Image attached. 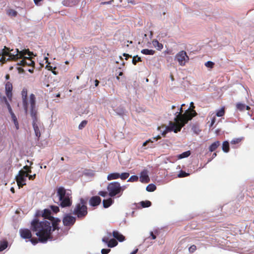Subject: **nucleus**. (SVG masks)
I'll list each match as a JSON object with an SVG mask.
<instances>
[{
  "mask_svg": "<svg viewBox=\"0 0 254 254\" xmlns=\"http://www.w3.org/2000/svg\"><path fill=\"white\" fill-rule=\"evenodd\" d=\"M31 229L36 232V235L41 243H46L48 240H51L52 226L50 221L45 220L39 222V220L35 218L31 222Z\"/></svg>",
  "mask_w": 254,
  "mask_h": 254,
  "instance_id": "f257e3e1",
  "label": "nucleus"
},
{
  "mask_svg": "<svg viewBox=\"0 0 254 254\" xmlns=\"http://www.w3.org/2000/svg\"><path fill=\"white\" fill-rule=\"evenodd\" d=\"M35 99V95L31 94L30 95V114L33 120L32 126L35 135L39 139L41 136V132L38 126L39 122L37 118V110L36 108Z\"/></svg>",
  "mask_w": 254,
  "mask_h": 254,
  "instance_id": "f03ea898",
  "label": "nucleus"
},
{
  "mask_svg": "<svg viewBox=\"0 0 254 254\" xmlns=\"http://www.w3.org/2000/svg\"><path fill=\"white\" fill-rule=\"evenodd\" d=\"M60 201V205L62 207H69L71 205L72 196L71 194L67 192L63 187L58 188L57 192Z\"/></svg>",
  "mask_w": 254,
  "mask_h": 254,
  "instance_id": "7ed1b4c3",
  "label": "nucleus"
},
{
  "mask_svg": "<svg viewBox=\"0 0 254 254\" xmlns=\"http://www.w3.org/2000/svg\"><path fill=\"white\" fill-rule=\"evenodd\" d=\"M87 199L81 198L79 202L75 205L73 209L72 214L76 215L79 219L84 218L87 215Z\"/></svg>",
  "mask_w": 254,
  "mask_h": 254,
  "instance_id": "20e7f679",
  "label": "nucleus"
},
{
  "mask_svg": "<svg viewBox=\"0 0 254 254\" xmlns=\"http://www.w3.org/2000/svg\"><path fill=\"white\" fill-rule=\"evenodd\" d=\"M108 195L111 197H119L122 195L121 185L118 182H113L108 184L107 187Z\"/></svg>",
  "mask_w": 254,
  "mask_h": 254,
  "instance_id": "39448f33",
  "label": "nucleus"
},
{
  "mask_svg": "<svg viewBox=\"0 0 254 254\" xmlns=\"http://www.w3.org/2000/svg\"><path fill=\"white\" fill-rule=\"evenodd\" d=\"M183 108L180 107L179 108V112H177L175 115L176 116L175 118L177 119L187 120L189 121L191 120L193 117H195L197 115V113L193 109H188L183 114Z\"/></svg>",
  "mask_w": 254,
  "mask_h": 254,
  "instance_id": "423d86ee",
  "label": "nucleus"
},
{
  "mask_svg": "<svg viewBox=\"0 0 254 254\" xmlns=\"http://www.w3.org/2000/svg\"><path fill=\"white\" fill-rule=\"evenodd\" d=\"M174 120L175 123H170L169 129L170 130L174 131L175 133L180 131L182 128L188 123L187 120L185 121L175 118Z\"/></svg>",
  "mask_w": 254,
  "mask_h": 254,
  "instance_id": "0eeeda50",
  "label": "nucleus"
},
{
  "mask_svg": "<svg viewBox=\"0 0 254 254\" xmlns=\"http://www.w3.org/2000/svg\"><path fill=\"white\" fill-rule=\"evenodd\" d=\"M33 55V54L32 53V54L29 56L27 54H26L23 56L18 58V59H22V60L19 62V63H17V64L23 66L27 65L29 66L34 67L35 63L32 60V58L31 57Z\"/></svg>",
  "mask_w": 254,
  "mask_h": 254,
  "instance_id": "6e6552de",
  "label": "nucleus"
},
{
  "mask_svg": "<svg viewBox=\"0 0 254 254\" xmlns=\"http://www.w3.org/2000/svg\"><path fill=\"white\" fill-rule=\"evenodd\" d=\"M175 60L178 62L180 65L184 66L186 63L189 62L190 59L185 51H181L177 54Z\"/></svg>",
  "mask_w": 254,
  "mask_h": 254,
  "instance_id": "1a4fd4ad",
  "label": "nucleus"
},
{
  "mask_svg": "<svg viewBox=\"0 0 254 254\" xmlns=\"http://www.w3.org/2000/svg\"><path fill=\"white\" fill-rule=\"evenodd\" d=\"M28 176V173L23 170L19 171L18 175L16 177V181L19 188H22L23 186L26 185V177Z\"/></svg>",
  "mask_w": 254,
  "mask_h": 254,
  "instance_id": "9d476101",
  "label": "nucleus"
},
{
  "mask_svg": "<svg viewBox=\"0 0 254 254\" xmlns=\"http://www.w3.org/2000/svg\"><path fill=\"white\" fill-rule=\"evenodd\" d=\"M76 221V218L70 214L65 215L63 219V223L64 226L70 227L73 226Z\"/></svg>",
  "mask_w": 254,
  "mask_h": 254,
  "instance_id": "9b49d317",
  "label": "nucleus"
},
{
  "mask_svg": "<svg viewBox=\"0 0 254 254\" xmlns=\"http://www.w3.org/2000/svg\"><path fill=\"white\" fill-rule=\"evenodd\" d=\"M21 95L22 98V103L24 109L26 112L28 110V102H27V90L26 88H23L21 92Z\"/></svg>",
  "mask_w": 254,
  "mask_h": 254,
  "instance_id": "f8f14e48",
  "label": "nucleus"
},
{
  "mask_svg": "<svg viewBox=\"0 0 254 254\" xmlns=\"http://www.w3.org/2000/svg\"><path fill=\"white\" fill-rule=\"evenodd\" d=\"M41 215L45 219H48L49 221L52 219H54V217L51 215V211L49 209H45L43 212H37L36 214L37 216Z\"/></svg>",
  "mask_w": 254,
  "mask_h": 254,
  "instance_id": "ddd939ff",
  "label": "nucleus"
},
{
  "mask_svg": "<svg viewBox=\"0 0 254 254\" xmlns=\"http://www.w3.org/2000/svg\"><path fill=\"white\" fill-rule=\"evenodd\" d=\"M5 92L6 95L9 100H11L12 96V84L8 81L5 84Z\"/></svg>",
  "mask_w": 254,
  "mask_h": 254,
  "instance_id": "4468645a",
  "label": "nucleus"
},
{
  "mask_svg": "<svg viewBox=\"0 0 254 254\" xmlns=\"http://www.w3.org/2000/svg\"><path fill=\"white\" fill-rule=\"evenodd\" d=\"M101 202V198L99 196H94L89 199V204L92 206H97Z\"/></svg>",
  "mask_w": 254,
  "mask_h": 254,
  "instance_id": "2eb2a0df",
  "label": "nucleus"
},
{
  "mask_svg": "<svg viewBox=\"0 0 254 254\" xmlns=\"http://www.w3.org/2000/svg\"><path fill=\"white\" fill-rule=\"evenodd\" d=\"M19 232L21 237L24 239H30L32 237L31 232L29 229H20Z\"/></svg>",
  "mask_w": 254,
  "mask_h": 254,
  "instance_id": "dca6fc26",
  "label": "nucleus"
},
{
  "mask_svg": "<svg viewBox=\"0 0 254 254\" xmlns=\"http://www.w3.org/2000/svg\"><path fill=\"white\" fill-rule=\"evenodd\" d=\"M140 181L143 183H148L150 181L147 170H144L141 172Z\"/></svg>",
  "mask_w": 254,
  "mask_h": 254,
  "instance_id": "f3484780",
  "label": "nucleus"
},
{
  "mask_svg": "<svg viewBox=\"0 0 254 254\" xmlns=\"http://www.w3.org/2000/svg\"><path fill=\"white\" fill-rule=\"evenodd\" d=\"M50 222L51 223V225L53 228V231H55L56 230H59V225L61 222V220L59 218H55L54 217V219H52L50 220Z\"/></svg>",
  "mask_w": 254,
  "mask_h": 254,
  "instance_id": "a211bd4d",
  "label": "nucleus"
},
{
  "mask_svg": "<svg viewBox=\"0 0 254 254\" xmlns=\"http://www.w3.org/2000/svg\"><path fill=\"white\" fill-rule=\"evenodd\" d=\"M113 236L120 242H123L125 239V237L117 231H114L113 232Z\"/></svg>",
  "mask_w": 254,
  "mask_h": 254,
  "instance_id": "6ab92c4d",
  "label": "nucleus"
},
{
  "mask_svg": "<svg viewBox=\"0 0 254 254\" xmlns=\"http://www.w3.org/2000/svg\"><path fill=\"white\" fill-rule=\"evenodd\" d=\"M120 174L119 173H113L109 174L107 177L108 181L116 180L120 178Z\"/></svg>",
  "mask_w": 254,
  "mask_h": 254,
  "instance_id": "aec40b11",
  "label": "nucleus"
},
{
  "mask_svg": "<svg viewBox=\"0 0 254 254\" xmlns=\"http://www.w3.org/2000/svg\"><path fill=\"white\" fill-rule=\"evenodd\" d=\"M237 109L240 111H243L244 110H249L250 109V107L246 105L245 104H242L241 103H238L236 105Z\"/></svg>",
  "mask_w": 254,
  "mask_h": 254,
  "instance_id": "412c9836",
  "label": "nucleus"
},
{
  "mask_svg": "<svg viewBox=\"0 0 254 254\" xmlns=\"http://www.w3.org/2000/svg\"><path fill=\"white\" fill-rule=\"evenodd\" d=\"M220 145L219 141H216L212 143L209 147V150L210 152L214 151Z\"/></svg>",
  "mask_w": 254,
  "mask_h": 254,
  "instance_id": "4be33fe9",
  "label": "nucleus"
},
{
  "mask_svg": "<svg viewBox=\"0 0 254 254\" xmlns=\"http://www.w3.org/2000/svg\"><path fill=\"white\" fill-rule=\"evenodd\" d=\"M114 203V200L111 198L103 200V206L104 208H108Z\"/></svg>",
  "mask_w": 254,
  "mask_h": 254,
  "instance_id": "5701e85b",
  "label": "nucleus"
},
{
  "mask_svg": "<svg viewBox=\"0 0 254 254\" xmlns=\"http://www.w3.org/2000/svg\"><path fill=\"white\" fill-rule=\"evenodd\" d=\"M222 150L225 152L228 153L230 150L229 143L228 141H225L223 142L222 145Z\"/></svg>",
  "mask_w": 254,
  "mask_h": 254,
  "instance_id": "b1692460",
  "label": "nucleus"
},
{
  "mask_svg": "<svg viewBox=\"0 0 254 254\" xmlns=\"http://www.w3.org/2000/svg\"><path fill=\"white\" fill-rule=\"evenodd\" d=\"M152 44L158 50H161L163 48V45L160 43L157 40H153L152 41Z\"/></svg>",
  "mask_w": 254,
  "mask_h": 254,
  "instance_id": "393cba45",
  "label": "nucleus"
},
{
  "mask_svg": "<svg viewBox=\"0 0 254 254\" xmlns=\"http://www.w3.org/2000/svg\"><path fill=\"white\" fill-rule=\"evenodd\" d=\"M161 138L160 135H158L156 137H153L152 139H149L145 141L142 145V146H145L149 143H153L154 141H157Z\"/></svg>",
  "mask_w": 254,
  "mask_h": 254,
  "instance_id": "a878e982",
  "label": "nucleus"
},
{
  "mask_svg": "<svg viewBox=\"0 0 254 254\" xmlns=\"http://www.w3.org/2000/svg\"><path fill=\"white\" fill-rule=\"evenodd\" d=\"M155 51L153 50H149V49H143L141 51V53L144 55H153L155 54Z\"/></svg>",
  "mask_w": 254,
  "mask_h": 254,
  "instance_id": "bb28decb",
  "label": "nucleus"
},
{
  "mask_svg": "<svg viewBox=\"0 0 254 254\" xmlns=\"http://www.w3.org/2000/svg\"><path fill=\"white\" fill-rule=\"evenodd\" d=\"M190 154H191V152L189 150L187 151H186V152H184L183 153H182L181 154H179L178 156V158L179 159H183V158H184L188 157H189L190 155Z\"/></svg>",
  "mask_w": 254,
  "mask_h": 254,
  "instance_id": "cd10ccee",
  "label": "nucleus"
},
{
  "mask_svg": "<svg viewBox=\"0 0 254 254\" xmlns=\"http://www.w3.org/2000/svg\"><path fill=\"white\" fill-rule=\"evenodd\" d=\"M117 241L114 239H112L110 240L109 241L108 243V246L110 248H113L115 246H116L118 245Z\"/></svg>",
  "mask_w": 254,
  "mask_h": 254,
  "instance_id": "c85d7f7f",
  "label": "nucleus"
},
{
  "mask_svg": "<svg viewBox=\"0 0 254 254\" xmlns=\"http://www.w3.org/2000/svg\"><path fill=\"white\" fill-rule=\"evenodd\" d=\"M12 118V120L16 127L17 129L18 128V123L17 120V118L13 112L10 114Z\"/></svg>",
  "mask_w": 254,
  "mask_h": 254,
  "instance_id": "c756f323",
  "label": "nucleus"
},
{
  "mask_svg": "<svg viewBox=\"0 0 254 254\" xmlns=\"http://www.w3.org/2000/svg\"><path fill=\"white\" fill-rule=\"evenodd\" d=\"M156 186L153 184H150L148 185L146 188V190L149 192L153 191L155 190H156Z\"/></svg>",
  "mask_w": 254,
  "mask_h": 254,
  "instance_id": "7c9ffc66",
  "label": "nucleus"
},
{
  "mask_svg": "<svg viewBox=\"0 0 254 254\" xmlns=\"http://www.w3.org/2000/svg\"><path fill=\"white\" fill-rule=\"evenodd\" d=\"M6 13L9 15L13 17H15L17 15V12L12 9H9L7 10Z\"/></svg>",
  "mask_w": 254,
  "mask_h": 254,
  "instance_id": "2f4dec72",
  "label": "nucleus"
},
{
  "mask_svg": "<svg viewBox=\"0 0 254 254\" xmlns=\"http://www.w3.org/2000/svg\"><path fill=\"white\" fill-rule=\"evenodd\" d=\"M140 204L142 207H148L151 206V202L149 200L142 201L140 202Z\"/></svg>",
  "mask_w": 254,
  "mask_h": 254,
  "instance_id": "473e14b6",
  "label": "nucleus"
},
{
  "mask_svg": "<svg viewBox=\"0 0 254 254\" xmlns=\"http://www.w3.org/2000/svg\"><path fill=\"white\" fill-rule=\"evenodd\" d=\"M243 139V138H236L233 139L231 141V144H236L240 143Z\"/></svg>",
  "mask_w": 254,
  "mask_h": 254,
  "instance_id": "72a5a7b5",
  "label": "nucleus"
},
{
  "mask_svg": "<svg viewBox=\"0 0 254 254\" xmlns=\"http://www.w3.org/2000/svg\"><path fill=\"white\" fill-rule=\"evenodd\" d=\"M129 176V174L127 172L122 173L120 174V178H121L123 180H126Z\"/></svg>",
  "mask_w": 254,
  "mask_h": 254,
  "instance_id": "f704fd0d",
  "label": "nucleus"
},
{
  "mask_svg": "<svg viewBox=\"0 0 254 254\" xmlns=\"http://www.w3.org/2000/svg\"><path fill=\"white\" fill-rule=\"evenodd\" d=\"M141 62V58L138 57L137 56H134L132 58V64L134 65H136L137 62Z\"/></svg>",
  "mask_w": 254,
  "mask_h": 254,
  "instance_id": "c9c22d12",
  "label": "nucleus"
},
{
  "mask_svg": "<svg viewBox=\"0 0 254 254\" xmlns=\"http://www.w3.org/2000/svg\"><path fill=\"white\" fill-rule=\"evenodd\" d=\"M189 175L190 174L189 173H187L186 172L182 170L180 172L179 174L178 175V177L179 178H183V177H187V176H189Z\"/></svg>",
  "mask_w": 254,
  "mask_h": 254,
  "instance_id": "e433bc0d",
  "label": "nucleus"
},
{
  "mask_svg": "<svg viewBox=\"0 0 254 254\" xmlns=\"http://www.w3.org/2000/svg\"><path fill=\"white\" fill-rule=\"evenodd\" d=\"M225 114V110L224 108H221L220 110L218 111L216 113V116L218 117H222Z\"/></svg>",
  "mask_w": 254,
  "mask_h": 254,
  "instance_id": "4c0bfd02",
  "label": "nucleus"
},
{
  "mask_svg": "<svg viewBox=\"0 0 254 254\" xmlns=\"http://www.w3.org/2000/svg\"><path fill=\"white\" fill-rule=\"evenodd\" d=\"M138 176H137L136 175H133V176H131L129 178V179L127 180V182H137L138 181Z\"/></svg>",
  "mask_w": 254,
  "mask_h": 254,
  "instance_id": "58836bf2",
  "label": "nucleus"
},
{
  "mask_svg": "<svg viewBox=\"0 0 254 254\" xmlns=\"http://www.w3.org/2000/svg\"><path fill=\"white\" fill-rule=\"evenodd\" d=\"M4 102H5V104L7 106V109L8 110V111H9V113L10 114V113H12L13 112L12 111V108L10 105V104H9V103L8 102L6 98L5 97H4Z\"/></svg>",
  "mask_w": 254,
  "mask_h": 254,
  "instance_id": "ea45409f",
  "label": "nucleus"
},
{
  "mask_svg": "<svg viewBox=\"0 0 254 254\" xmlns=\"http://www.w3.org/2000/svg\"><path fill=\"white\" fill-rule=\"evenodd\" d=\"M87 124V121H86V120L82 121L78 126L79 129H82L83 128H84L86 126Z\"/></svg>",
  "mask_w": 254,
  "mask_h": 254,
  "instance_id": "a19ab883",
  "label": "nucleus"
},
{
  "mask_svg": "<svg viewBox=\"0 0 254 254\" xmlns=\"http://www.w3.org/2000/svg\"><path fill=\"white\" fill-rule=\"evenodd\" d=\"M214 65V63L211 61H208L205 63V65L207 67L211 68H213Z\"/></svg>",
  "mask_w": 254,
  "mask_h": 254,
  "instance_id": "79ce46f5",
  "label": "nucleus"
},
{
  "mask_svg": "<svg viewBox=\"0 0 254 254\" xmlns=\"http://www.w3.org/2000/svg\"><path fill=\"white\" fill-rule=\"evenodd\" d=\"M196 250V247L194 245H191L189 248V251L190 253H193Z\"/></svg>",
  "mask_w": 254,
  "mask_h": 254,
  "instance_id": "37998d69",
  "label": "nucleus"
},
{
  "mask_svg": "<svg viewBox=\"0 0 254 254\" xmlns=\"http://www.w3.org/2000/svg\"><path fill=\"white\" fill-rule=\"evenodd\" d=\"M51 208L52 211L55 213H57L60 210L59 207L57 206L52 205L51 206Z\"/></svg>",
  "mask_w": 254,
  "mask_h": 254,
  "instance_id": "c03bdc74",
  "label": "nucleus"
},
{
  "mask_svg": "<svg viewBox=\"0 0 254 254\" xmlns=\"http://www.w3.org/2000/svg\"><path fill=\"white\" fill-rule=\"evenodd\" d=\"M23 169L25 170L24 171L26 172V173L29 174L31 173V170L30 167L28 166L27 165L23 167Z\"/></svg>",
  "mask_w": 254,
  "mask_h": 254,
  "instance_id": "a18cd8bd",
  "label": "nucleus"
},
{
  "mask_svg": "<svg viewBox=\"0 0 254 254\" xmlns=\"http://www.w3.org/2000/svg\"><path fill=\"white\" fill-rule=\"evenodd\" d=\"M30 239V241L33 245H35L38 242V241L39 242L38 238L37 239L36 238L31 237Z\"/></svg>",
  "mask_w": 254,
  "mask_h": 254,
  "instance_id": "49530a36",
  "label": "nucleus"
},
{
  "mask_svg": "<svg viewBox=\"0 0 254 254\" xmlns=\"http://www.w3.org/2000/svg\"><path fill=\"white\" fill-rule=\"evenodd\" d=\"M108 193V190L107 191H100L99 192L98 194L103 197L106 196L107 194Z\"/></svg>",
  "mask_w": 254,
  "mask_h": 254,
  "instance_id": "de8ad7c7",
  "label": "nucleus"
},
{
  "mask_svg": "<svg viewBox=\"0 0 254 254\" xmlns=\"http://www.w3.org/2000/svg\"><path fill=\"white\" fill-rule=\"evenodd\" d=\"M111 251V250L109 249H103L101 250L102 254H107Z\"/></svg>",
  "mask_w": 254,
  "mask_h": 254,
  "instance_id": "09e8293b",
  "label": "nucleus"
},
{
  "mask_svg": "<svg viewBox=\"0 0 254 254\" xmlns=\"http://www.w3.org/2000/svg\"><path fill=\"white\" fill-rule=\"evenodd\" d=\"M7 247V244H4L0 245V252L2 251Z\"/></svg>",
  "mask_w": 254,
  "mask_h": 254,
  "instance_id": "8fccbe9b",
  "label": "nucleus"
},
{
  "mask_svg": "<svg viewBox=\"0 0 254 254\" xmlns=\"http://www.w3.org/2000/svg\"><path fill=\"white\" fill-rule=\"evenodd\" d=\"M36 174H34V175H30L28 174V176L27 177H28L29 179L30 180H33L34 179H35L36 178Z\"/></svg>",
  "mask_w": 254,
  "mask_h": 254,
  "instance_id": "3c124183",
  "label": "nucleus"
},
{
  "mask_svg": "<svg viewBox=\"0 0 254 254\" xmlns=\"http://www.w3.org/2000/svg\"><path fill=\"white\" fill-rule=\"evenodd\" d=\"M109 238L107 237H104L102 238V241L105 243H107L108 244L109 242Z\"/></svg>",
  "mask_w": 254,
  "mask_h": 254,
  "instance_id": "603ef678",
  "label": "nucleus"
},
{
  "mask_svg": "<svg viewBox=\"0 0 254 254\" xmlns=\"http://www.w3.org/2000/svg\"><path fill=\"white\" fill-rule=\"evenodd\" d=\"M215 121H216V119H215V117H214L211 119V124H210V127H212V126L213 125V124L215 123Z\"/></svg>",
  "mask_w": 254,
  "mask_h": 254,
  "instance_id": "864d4df0",
  "label": "nucleus"
},
{
  "mask_svg": "<svg viewBox=\"0 0 254 254\" xmlns=\"http://www.w3.org/2000/svg\"><path fill=\"white\" fill-rule=\"evenodd\" d=\"M17 70H18L19 73H23V72H24V70L23 69V68H22L21 67H17Z\"/></svg>",
  "mask_w": 254,
  "mask_h": 254,
  "instance_id": "5fc2aeb1",
  "label": "nucleus"
},
{
  "mask_svg": "<svg viewBox=\"0 0 254 254\" xmlns=\"http://www.w3.org/2000/svg\"><path fill=\"white\" fill-rule=\"evenodd\" d=\"M50 64V63H48V64L46 65V68H47L48 70H52L53 67H52V66H51Z\"/></svg>",
  "mask_w": 254,
  "mask_h": 254,
  "instance_id": "6e6d98bb",
  "label": "nucleus"
},
{
  "mask_svg": "<svg viewBox=\"0 0 254 254\" xmlns=\"http://www.w3.org/2000/svg\"><path fill=\"white\" fill-rule=\"evenodd\" d=\"M124 56L126 57V60H127L128 59V58H131V56L127 54H124Z\"/></svg>",
  "mask_w": 254,
  "mask_h": 254,
  "instance_id": "4d7b16f0",
  "label": "nucleus"
},
{
  "mask_svg": "<svg viewBox=\"0 0 254 254\" xmlns=\"http://www.w3.org/2000/svg\"><path fill=\"white\" fill-rule=\"evenodd\" d=\"M150 236L153 240L155 239L156 238V236L153 234V232H150Z\"/></svg>",
  "mask_w": 254,
  "mask_h": 254,
  "instance_id": "13d9d810",
  "label": "nucleus"
},
{
  "mask_svg": "<svg viewBox=\"0 0 254 254\" xmlns=\"http://www.w3.org/2000/svg\"><path fill=\"white\" fill-rule=\"evenodd\" d=\"M114 0H112L109 1H106V2H102L101 3L102 4H111L112 1H113Z\"/></svg>",
  "mask_w": 254,
  "mask_h": 254,
  "instance_id": "bf43d9fd",
  "label": "nucleus"
},
{
  "mask_svg": "<svg viewBox=\"0 0 254 254\" xmlns=\"http://www.w3.org/2000/svg\"><path fill=\"white\" fill-rule=\"evenodd\" d=\"M128 3H130L132 4H135V2L134 1V0H127Z\"/></svg>",
  "mask_w": 254,
  "mask_h": 254,
  "instance_id": "052dcab7",
  "label": "nucleus"
},
{
  "mask_svg": "<svg viewBox=\"0 0 254 254\" xmlns=\"http://www.w3.org/2000/svg\"><path fill=\"white\" fill-rule=\"evenodd\" d=\"M121 188H122V195L124 191L126 189V186H121Z\"/></svg>",
  "mask_w": 254,
  "mask_h": 254,
  "instance_id": "680f3d73",
  "label": "nucleus"
},
{
  "mask_svg": "<svg viewBox=\"0 0 254 254\" xmlns=\"http://www.w3.org/2000/svg\"><path fill=\"white\" fill-rule=\"evenodd\" d=\"M195 108V106L193 105V102L190 103V108L189 109H193L194 110V108Z\"/></svg>",
  "mask_w": 254,
  "mask_h": 254,
  "instance_id": "e2e57ef3",
  "label": "nucleus"
},
{
  "mask_svg": "<svg viewBox=\"0 0 254 254\" xmlns=\"http://www.w3.org/2000/svg\"><path fill=\"white\" fill-rule=\"evenodd\" d=\"M42 0H34V1L36 5H38L39 2Z\"/></svg>",
  "mask_w": 254,
  "mask_h": 254,
  "instance_id": "0e129e2a",
  "label": "nucleus"
},
{
  "mask_svg": "<svg viewBox=\"0 0 254 254\" xmlns=\"http://www.w3.org/2000/svg\"><path fill=\"white\" fill-rule=\"evenodd\" d=\"M34 67H32L31 68H29L28 69V71L29 72H31V73H33L34 72Z\"/></svg>",
  "mask_w": 254,
  "mask_h": 254,
  "instance_id": "69168bd1",
  "label": "nucleus"
},
{
  "mask_svg": "<svg viewBox=\"0 0 254 254\" xmlns=\"http://www.w3.org/2000/svg\"><path fill=\"white\" fill-rule=\"evenodd\" d=\"M99 81L97 79H96L95 80V86L96 87L97 86L99 85Z\"/></svg>",
  "mask_w": 254,
  "mask_h": 254,
  "instance_id": "338daca9",
  "label": "nucleus"
},
{
  "mask_svg": "<svg viewBox=\"0 0 254 254\" xmlns=\"http://www.w3.org/2000/svg\"><path fill=\"white\" fill-rule=\"evenodd\" d=\"M138 251V249H136L135 250H134L133 252H132L130 254H136Z\"/></svg>",
  "mask_w": 254,
  "mask_h": 254,
  "instance_id": "774afa93",
  "label": "nucleus"
}]
</instances>
